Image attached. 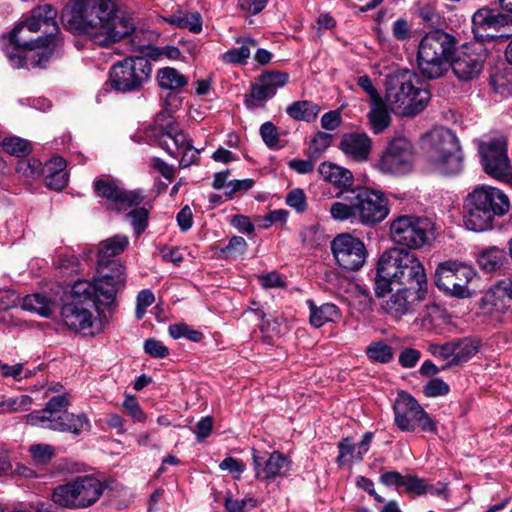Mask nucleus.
<instances>
[{
	"instance_id": "nucleus-1",
	"label": "nucleus",
	"mask_w": 512,
	"mask_h": 512,
	"mask_svg": "<svg viewBox=\"0 0 512 512\" xmlns=\"http://www.w3.org/2000/svg\"><path fill=\"white\" fill-rule=\"evenodd\" d=\"M62 20L68 30L89 36L101 47H109L135 30L129 15H118L113 0H70Z\"/></svg>"
},
{
	"instance_id": "nucleus-2",
	"label": "nucleus",
	"mask_w": 512,
	"mask_h": 512,
	"mask_svg": "<svg viewBox=\"0 0 512 512\" xmlns=\"http://www.w3.org/2000/svg\"><path fill=\"white\" fill-rule=\"evenodd\" d=\"M41 28V23L30 13L24 22L9 33V44L5 48V54L13 67H44L51 58L57 46V37L53 31H45L43 36L36 39L24 35L26 31L35 33Z\"/></svg>"
},
{
	"instance_id": "nucleus-3",
	"label": "nucleus",
	"mask_w": 512,
	"mask_h": 512,
	"mask_svg": "<svg viewBox=\"0 0 512 512\" xmlns=\"http://www.w3.org/2000/svg\"><path fill=\"white\" fill-rule=\"evenodd\" d=\"M346 202H334L330 207L331 218L335 221L360 223L374 227L389 214V203L379 190L368 187L352 189L343 198Z\"/></svg>"
},
{
	"instance_id": "nucleus-4",
	"label": "nucleus",
	"mask_w": 512,
	"mask_h": 512,
	"mask_svg": "<svg viewBox=\"0 0 512 512\" xmlns=\"http://www.w3.org/2000/svg\"><path fill=\"white\" fill-rule=\"evenodd\" d=\"M465 208L466 228L483 232L493 228L496 217L504 216L509 211L510 203L507 195L500 189L480 185L467 195Z\"/></svg>"
},
{
	"instance_id": "nucleus-5",
	"label": "nucleus",
	"mask_w": 512,
	"mask_h": 512,
	"mask_svg": "<svg viewBox=\"0 0 512 512\" xmlns=\"http://www.w3.org/2000/svg\"><path fill=\"white\" fill-rule=\"evenodd\" d=\"M417 75L408 69H398L386 78V100L390 105L402 110L407 117L422 112L429 100L430 93L416 86Z\"/></svg>"
},
{
	"instance_id": "nucleus-6",
	"label": "nucleus",
	"mask_w": 512,
	"mask_h": 512,
	"mask_svg": "<svg viewBox=\"0 0 512 512\" xmlns=\"http://www.w3.org/2000/svg\"><path fill=\"white\" fill-rule=\"evenodd\" d=\"M107 485L94 475H79L53 489V500L62 508L85 509L94 505Z\"/></svg>"
},
{
	"instance_id": "nucleus-7",
	"label": "nucleus",
	"mask_w": 512,
	"mask_h": 512,
	"mask_svg": "<svg viewBox=\"0 0 512 512\" xmlns=\"http://www.w3.org/2000/svg\"><path fill=\"white\" fill-rule=\"evenodd\" d=\"M90 281L78 279L71 289V301L61 308L64 324L73 331L85 332L92 328L94 317L91 308L100 309L102 304L96 301Z\"/></svg>"
},
{
	"instance_id": "nucleus-8",
	"label": "nucleus",
	"mask_w": 512,
	"mask_h": 512,
	"mask_svg": "<svg viewBox=\"0 0 512 512\" xmlns=\"http://www.w3.org/2000/svg\"><path fill=\"white\" fill-rule=\"evenodd\" d=\"M381 272L404 287L427 286L424 266L417 256L404 249L392 248L381 255Z\"/></svg>"
},
{
	"instance_id": "nucleus-9",
	"label": "nucleus",
	"mask_w": 512,
	"mask_h": 512,
	"mask_svg": "<svg viewBox=\"0 0 512 512\" xmlns=\"http://www.w3.org/2000/svg\"><path fill=\"white\" fill-rule=\"evenodd\" d=\"M93 195L106 210L122 213L144 202L143 189L128 190L123 182L111 175L97 176L92 183Z\"/></svg>"
},
{
	"instance_id": "nucleus-10",
	"label": "nucleus",
	"mask_w": 512,
	"mask_h": 512,
	"mask_svg": "<svg viewBox=\"0 0 512 512\" xmlns=\"http://www.w3.org/2000/svg\"><path fill=\"white\" fill-rule=\"evenodd\" d=\"M151 73L149 59L142 56L126 57L110 68L109 83L118 92L136 91L149 80Z\"/></svg>"
},
{
	"instance_id": "nucleus-11",
	"label": "nucleus",
	"mask_w": 512,
	"mask_h": 512,
	"mask_svg": "<svg viewBox=\"0 0 512 512\" xmlns=\"http://www.w3.org/2000/svg\"><path fill=\"white\" fill-rule=\"evenodd\" d=\"M448 60V33L434 30L427 33L418 48L417 62L423 76L434 79L443 74Z\"/></svg>"
},
{
	"instance_id": "nucleus-12",
	"label": "nucleus",
	"mask_w": 512,
	"mask_h": 512,
	"mask_svg": "<svg viewBox=\"0 0 512 512\" xmlns=\"http://www.w3.org/2000/svg\"><path fill=\"white\" fill-rule=\"evenodd\" d=\"M98 273L100 276L90 281L96 301L104 306L115 302L116 295L126 285V268L117 259H98Z\"/></svg>"
},
{
	"instance_id": "nucleus-13",
	"label": "nucleus",
	"mask_w": 512,
	"mask_h": 512,
	"mask_svg": "<svg viewBox=\"0 0 512 512\" xmlns=\"http://www.w3.org/2000/svg\"><path fill=\"white\" fill-rule=\"evenodd\" d=\"M455 38L450 35V68L461 81H470L481 73L487 57L483 44L465 43L454 48Z\"/></svg>"
},
{
	"instance_id": "nucleus-14",
	"label": "nucleus",
	"mask_w": 512,
	"mask_h": 512,
	"mask_svg": "<svg viewBox=\"0 0 512 512\" xmlns=\"http://www.w3.org/2000/svg\"><path fill=\"white\" fill-rule=\"evenodd\" d=\"M479 154L484 172L490 177L512 185V164L507 154V141L499 136L483 142Z\"/></svg>"
},
{
	"instance_id": "nucleus-15",
	"label": "nucleus",
	"mask_w": 512,
	"mask_h": 512,
	"mask_svg": "<svg viewBox=\"0 0 512 512\" xmlns=\"http://www.w3.org/2000/svg\"><path fill=\"white\" fill-rule=\"evenodd\" d=\"M432 224L427 218L403 215L390 223V237L395 244L418 249L429 240Z\"/></svg>"
},
{
	"instance_id": "nucleus-16",
	"label": "nucleus",
	"mask_w": 512,
	"mask_h": 512,
	"mask_svg": "<svg viewBox=\"0 0 512 512\" xmlns=\"http://www.w3.org/2000/svg\"><path fill=\"white\" fill-rule=\"evenodd\" d=\"M414 150L405 137L392 139L381 153L376 167L384 174L403 175L413 168Z\"/></svg>"
},
{
	"instance_id": "nucleus-17",
	"label": "nucleus",
	"mask_w": 512,
	"mask_h": 512,
	"mask_svg": "<svg viewBox=\"0 0 512 512\" xmlns=\"http://www.w3.org/2000/svg\"><path fill=\"white\" fill-rule=\"evenodd\" d=\"M472 22L475 37L503 41L512 36V14H504L485 7L473 15Z\"/></svg>"
},
{
	"instance_id": "nucleus-18",
	"label": "nucleus",
	"mask_w": 512,
	"mask_h": 512,
	"mask_svg": "<svg viewBox=\"0 0 512 512\" xmlns=\"http://www.w3.org/2000/svg\"><path fill=\"white\" fill-rule=\"evenodd\" d=\"M393 410L395 424L402 431L412 432L418 426L423 431H432L434 429V423L428 417V414L418 401L407 392L402 391L398 393Z\"/></svg>"
},
{
	"instance_id": "nucleus-19",
	"label": "nucleus",
	"mask_w": 512,
	"mask_h": 512,
	"mask_svg": "<svg viewBox=\"0 0 512 512\" xmlns=\"http://www.w3.org/2000/svg\"><path fill=\"white\" fill-rule=\"evenodd\" d=\"M427 169L436 174L448 173V129L435 127L421 137Z\"/></svg>"
},
{
	"instance_id": "nucleus-20",
	"label": "nucleus",
	"mask_w": 512,
	"mask_h": 512,
	"mask_svg": "<svg viewBox=\"0 0 512 512\" xmlns=\"http://www.w3.org/2000/svg\"><path fill=\"white\" fill-rule=\"evenodd\" d=\"M330 247L337 265L346 271L361 269L368 254L364 242L349 233L338 234Z\"/></svg>"
},
{
	"instance_id": "nucleus-21",
	"label": "nucleus",
	"mask_w": 512,
	"mask_h": 512,
	"mask_svg": "<svg viewBox=\"0 0 512 512\" xmlns=\"http://www.w3.org/2000/svg\"><path fill=\"white\" fill-rule=\"evenodd\" d=\"M379 481L386 487H394L398 492H406L414 496L425 494L443 495L446 497V486L437 488L434 485L426 484L425 481L416 475H402L398 471H384Z\"/></svg>"
},
{
	"instance_id": "nucleus-22",
	"label": "nucleus",
	"mask_w": 512,
	"mask_h": 512,
	"mask_svg": "<svg viewBox=\"0 0 512 512\" xmlns=\"http://www.w3.org/2000/svg\"><path fill=\"white\" fill-rule=\"evenodd\" d=\"M427 293L423 287H403L391 293L382 301V309L394 318L410 314L414 311L416 303L422 301Z\"/></svg>"
},
{
	"instance_id": "nucleus-23",
	"label": "nucleus",
	"mask_w": 512,
	"mask_h": 512,
	"mask_svg": "<svg viewBox=\"0 0 512 512\" xmlns=\"http://www.w3.org/2000/svg\"><path fill=\"white\" fill-rule=\"evenodd\" d=\"M289 74L276 70H267L262 72L255 82L250 85L249 97L257 103H264L272 99L278 89L284 87L289 82Z\"/></svg>"
},
{
	"instance_id": "nucleus-24",
	"label": "nucleus",
	"mask_w": 512,
	"mask_h": 512,
	"mask_svg": "<svg viewBox=\"0 0 512 512\" xmlns=\"http://www.w3.org/2000/svg\"><path fill=\"white\" fill-rule=\"evenodd\" d=\"M255 478L262 481L273 480L283 476V469L288 466V459L279 451L259 455L256 449L252 450Z\"/></svg>"
},
{
	"instance_id": "nucleus-25",
	"label": "nucleus",
	"mask_w": 512,
	"mask_h": 512,
	"mask_svg": "<svg viewBox=\"0 0 512 512\" xmlns=\"http://www.w3.org/2000/svg\"><path fill=\"white\" fill-rule=\"evenodd\" d=\"M481 302L486 313H504L512 304V277L498 281L485 293Z\"/></svg>"
},
{
	"instance_id": "nucleus-26",
	"label": "nucleus",
	"mask_w": 512,
	"mask_h": 512,
	"mask_svg": "<svg viewBox=\"0 0 512 512\" xmlns=\"http://www.w3.org/2000/svg\"><path fill=\"white\" fill-rule=\"evenodd\" d=\"M340 150L356 162H365L372 151V140L364 132H349L341 137Z\"/></svg>"
},
{
	"instance_id": "nucleus-27",
	"label": "nucleus",
	"mask_w": 512,
	"mask_h": 512,
	"mask_svg": "<svg viewBox=\"0 0 512 512\" xmlns=\"http://www.w3.org/2000/svg\"><path fill=\"white\" fill-rule=\"evenodd\" d=\"M71 397L68 394L53 396L41 410H35L26 415V423L32 426H40L45 428L48 419H56L64 411H67L71 405Z\"/></svg>"
},
{
	"instance_id": "nucleus-28",
	"label": "nucleus",
	"mask_w": 512,
	"mask_h": 512,
	"mask_svg": "<svg viewBox=\"0 0 512 512\" xmlns=\"http://www.w3.org/2000/svg\"><path fill=\"white\" fill-rule=\"evenodd\" d=\"M475 274L476 272L470 265L450 261V281L454 278L452 288H450V296L459 299L472 297L473 291L469 288V284Z\"/></svg>"
},
{
	"instance_id": "nucleus-29",
	"label": "nucleus",
	"mask_w": 512,
	"mask_h": 512,
	"mask_svg": "<svg viewBox=\"0 0 512 512\" xmlns=\"http://www.w3.org/2000/svg\"><path fill=\"white\" fill-rule=\"evenodd\" d=\"M157 142L159 147L174 158L177 157V150L182 152L192 145V139L182 130H178L174 123H169L160 130L157 135Z\"/></svg>"
},
{
	"instance_id": "nucleus-30",
	"label": "nucleus",
	"mask_w": 512,
	"mask_h": 512,
	"mask_svg": "<svg viewBox=\"0 0 512 512\" xmlns=\"http://www.w3.org/2000/svg\"><path fill=\"white\" fill-rule=\"evenodd\" d=\"M89 426V420L84 413L74 414L64 411L56 419H48V424L44 429H49L62 433H71L75 436L81 434L85 427Z\"/></svg>"
},
{
	"instance_id": "nucleus-31",
	"label": "nucleus",
	"mask_w": 512,
	"mask_h": 512,
	"mask_svg": "<svg viewBox=\"0 0 512 512\" xmlns=\"http://www.w3.org/2000/svg\"><path fill=\"white\" fill-rule=\"evenodd\" d=\"M318 171L326 181L341 189V191L336 194L338 198L341 197L345 191L348 192V189L353 185V174L346 168L330 162H323L320 164Z\"/></svg>"
},
{
	"instance_id": "nucleus-32",
	"label": "nucleus",
	"mask_w": 512,
	"mask_h": 512,
	"mask_svg": "<svg viewBox=\"0 0 512 512\" xmlns=\"http://www.w3.org/2000/svg\"><path fill=\"white\" fill-rule=\"evenodd\" d=\"M307 305L310 310V324L315 328H320L327 322H337L341 318L340 309L333 303L317 306L313 300L309 299Z\"/></svg>"
},
{
	"instance_id": "nucleus-33",
	"label": "nucleus",
	"mask_w": 512,
	"mask_h": 512,
	"mask_svg": "<svg viewBox=\"0 0 512 512\" xmlns=\"http://www.w3.org/2000/svg\"><path fill=\"white\" fill-rule=\"evenodd\" d=\"M239 48L229 49L223 55V60L227 63L246 64L251 55V49L258 45L257 40L252 37H239L236 39Z\"/></svg>"
},
{
	"instance_id": "nucleus-34",
	"label": "nucleus",
	"mask_w": 512,
	"mask_h": 512,
	"mask_svg": "<svg viewBox=\"0 0 512 512\" xmlns=\"http://www.w3.org/2000/svg\"><path fill=\"white\" fill-rule=\"evenodd\" d=\"M505 259V251L492 246L479 252L477 262L481 270L490 273L498 270L503 265Z\"/></svg>"
},
{
	"instance_id": "nucleus-35",
	"label": "nucleus",
	"mask_w": 512,
	"mask_h": 512,
	"mask_svg": "<svg viewBox=\"0 0 512 512\" xmlns=\"http://www.w3.org/2000/svg\"><path fill=\"white\" fill-rule=\"evenodd\" d=\"M156 80L161 89L171 91L181 89L188 84V79L173 67L159 69Z\"/></svg>"
},
{
	"instance_id": "nucleus-36",
	"label": "nucleus",
	"mask_w": 512,
	"mask_h": 512,
	"mask_svg": "<svg viewBox=\"0 0 512 512\" xmlns=\"http://www.w3.org/2000/svg\"><path fill=\"white\" fill-rule=\"evenodd\" d=\"M478 350V342L470 338H463L451 344L450 366L459 365L468 361Z\"/></svg>"
},
{
	"instance_id": "nucleus-37",
	"label": "nucleus",
	"mask_w": 512,
	"mask_h": 512,
	"mask_svg": "<svg viewBox=\"0 0 512 512\" xmlns=\"http://www.w3.org/2000/svg\"><path fill=\"white\" fill-rule=\"evenodd\" d=\"M131 210L126 213L125 217L130 222L136 236H140L148 227L149 213L152 209V204L144 199L141 205L131 207Z\"/></svg>"
},
{
	"instance_id": "nucleus-38",
	"label": "nucleus",
	"mask_w": 512,
	"mask_h": 512,
	"mask_svg": "<svg viewBox=\"0 0 512 512\" xmlns=\"http://www.w3.org/2000/svg\"><path fill=\"white\" fill-rule=\"evenodd\" d=\"M368 118L374 134L382 133L390 125L391 118L382 98L371 102Z\"/></svg>"
},
{
	"instance_id": "nucleus-39",
	"label": "nucleus",
	"mask_w": 512,
	"mask_h": 512,
	"mask_svg": "<svg viewBox=\"0 0 512 512\" xmlns=\"http://www.w3.org/2000/svg\"><path fill=\"white\" fill-rule=\"evenodd\" d=\"M166 21L172 26L188 29L195 34L202 31V17L198 12L188 13L179 11L169 18H166Z\"/></svg>"
},
{
	"instance_id": "nucleus-40",
	"label": "nucleus",
	"mask_w": 512,
	"mask_h": 512,
	"mask_svg": "<svg viewBox=\"0 0 512 512\" xmlns=\"http://www.w3.org/2000/svg\"><path fill=\"white\" fill-rule=\"evenodd\" d=\"M320 108L313 102L303 100L293 102L286 108V113L295 120L313 122L318 116Z\"/></svg>"
},
{
	"instance_id": "nucleus-41",
	"label": "nucleus",
	"mask_w": 512,
	"mask_h": 512,
	"mask_svg": "<svg viewBox=\"0 0 512 512\" xmlns=\"http://www.w3.org/2000/svg\"><path fill=\"white\" fill-rule=\"evenodd\" d=\"M129 239L125 235H115L99 245L98 259H110L113 256L121 254L127 248Z\"/></svg>"
},
{
	"instance_id": "nucleus-42",
	"label": "nucleus",
	"mask_w": 512,
	"mask_h": 512,
	"mask_svg": "<svg viewBox=\"0 0 512 512\" xmlns=\"http://www.w3.org/2000/svg\"><path fill=\"white\" fill-rule=\"evenodd\" d=\"M366 355L371 362L387 364L393 360V349L383 341L370 343L366 347Z\"/></svg>"
},
{
	"instance_id": "nucleus-43",
	"label": "nucleus",
	"mask_w": 512,
	"mask_h": 512,
	"mask_svg": "<svg viewBox=\"0 0 512 512\" xmlns=\"http://www.w3.org/2000/svg\"><path fill=\"white\" fill-rule=\"evenodd\" d=\"M51 300L42 294L27 295L23 299V308L28 311H34L43 317H49L52 313Z\"/></svg>"
},
{
	"instance_id": "nucleus-44",
	"label": "nucleus",
	"mask_w": 512,
	"mask_h": 512,
	"mask_svg": "<svg viewBox=\"0 0 512 512\" xmlns=\"http://www.w3.org/2000/svg\"><path fill=\"white\" fill-rule=\"evenodd\" d=\"M34 19L41 23L42 27H52L53 33L59 32L56 23L57 10L50 4L40 5L31 10Z\"/></svg>"
},
{
	"instance_id": "nucleus-45",
	"label": "nucleus",
	"mask_w": 512,
	"mask_h": 512,
	"mask_svg": "<svg viewBox=\"0 0 512 512\" xmlns=\"http://www.w3.org/2000/svg\"><path fill=\"white\" fill-rule=\"evenodd\" d=\"M2 147L9 155L19 158L26 157L32 151V146L29 141L16 136L4 138Z\"/></svg>"
},
{
	"instance_id": "nucleus-46",
	"label": "nucleus",
	"mask_w": 512,
	"mask_h": 512,
	"mask_svg": "<svg viewBox=\"0 0 512 512\" xmlns=\"http://www.w3.org/2000/svg\"><path fill=\"white\" fill-rule=\"evenodd\" d=\"M21 158L16 164L17 173L32 179H36L44 174V167L41 161L36 158Z\"/></svg>"
},
{
	"instance_id": "nucleus-47",
	"label": "nucleus",
	"mask_w": 512,
	"mask_h": 512,
	"mask_svg": "<svg viewBox=\"0 0 512 512\" xmlns=\"http://www.w3.org/2000/svg\"><path fill=\"white\" fill-rule=\"evenodd\" d=\"M169 335L174 339L186 338L195 343L203 340L204 335L201 331L193 329L185 323L172 324L168 328Z\"/></svg>"
},
{
	"instance_id": "nucleus-48",
	"label": "nucleus",
	"mask_w": 512,
	"mask_h": 512,
	"mask_svg": "<svg viewBox=\"0 0 512 512\" xmlns=\"http://www.w3.org/2000/svg\"><path fill=\"white\" fill-rule=\"evenodd\" d=\"M464 169V154L459 140L450 134V175H458Z\"/></svg>"
},
{
	"instance_id": "nucleus-49",
	"label": "nucleus",
	"mask_w": 512,
	"mask_h": 512,
	"mask_svg": "<svg viewBox=\"0 0 512 512\" xmlns=\"http://www.w3.org/2000/svg\"><path fill=\"white\" fill-rule=\"evenodd\" d=\"M29 453L35 465H47L55 455V448L49 444H34L29 447Z\"/></svg>"
},
{
	"instance_id": "nucleus-50",
	"label": "nucleus",
	"mask_w": 512,
	"mask_h": 512,
	"mask_svg": "<svg viewBox=\"0 0 512 512\" xmlns=\"http://www.w3.org/2000/svg\"><path fill=\"white\" fill-rule=\"evenodd\" d=\"M374 282V292L376 297L378 298L384 297L386 293L390 292V286L392 283L395 282L393 277L385 275L381 272V257L379 258L377 263Z\"/></svg>"
},
{
	"instance_id": "nucleus-51",
	"label": "nucleus",
	"mask_w": 512,
	"mask_h": 512,
	"mask_svg": "<svg viewBox=\"0 0 512 512\" xmlns=\"http://www.w3.org/2000/svg\"><path fill=\"white\" fill-rule=\"evenodd\" d=\"M425 320L435 328L445 325L448 322L445 307L436 303L427 306Z\"/></svg>"
},
{
	"instance_id": "nucleus-52",
	"label": "nucleus",
	"mask_w": 512,
	"mask_h": 512,
	"mask_svg": "<svg viewBox=\"0 0 512 512\" xmlns=\"http://www.w3.org/2000/svg\"><path fill=\"white\" fill-rule=\"evenodd\" d=\"M372 304L371 293L365 285L357 284L354 291V303L353 305L360 312L370 310Z\"/></svg>"
},
{
	"instance_id": "nucleus-53",
	"label": "nucleus",
	"mask_w": 512,
	"mask_h": 512,
	"mask_svg": "<svg viewBox=\"0 0 512 512\" xmlns=\"http://www.w3.org/2000/svg\"><path fill=\"white\" fill-rule=\"evenodd\" d=\"M286 204L298 213L305 212L308 207L306 195L301 188H294L287 193Z\"/></svg>"
},
{
	"instance_id": "nucleus-54",
	"label": "nucleus",
	"mask_w": 512,
	"mask_h": 512,
	"mask_svg": "<svg viewBox=\"0 0 512 512\" xmlns=\"http://www.w3.org/2000/svg\"><path fill=\"white\" fill-rule=\"evenodd\" d=\"M259 132L267 147L271 149L278 147L279 133L277 127L272 122L267 121L263 123Z\"/></svg>"
},
{
	"instance_id": "nucleus-55",
	"label": "nucleus",
	"mask_w": 512,
	"mask_h": 512,
	"mask_svg": "<svg viewBox=\"0 0 512 512\" xmlns=\"http://www.w3.org/2000/svg\"><path fill=\"white\" fill-rule=\"evenodd\" d=\"M448 393V384L441 378H432L423 386V394L434 398Z\"/></svg>"
},
{
	"instance_id": "nucleus-56",
	"label": "nucleus",
	"mask_w": 512,
	"mask_h": 512,
	"mask_svg": "<svg viewBox=\"0 0 512 512\" xmlns=\"http://www.w3.org/2000/svg\"><path fill=\"white\" fill-rule=\"evenodd\" d=\"M248 244L241 236H233L228 244L220 250L221 255H238L242 256L247 250Z\"/></svg>"
},
{
	"instance_id": "nucleus-57",
	"label": "nucleus",
	"mask_w": 512,
	"mask_h": 512,
	"mask_svg": "<svg viewBox=\"0 0 512 512\" xmlns=\"http://www.w3.org/2000/svg\"><path fill=\"white\" fill-rule=\"evenodd\" d=\"M339 455L337 457V463L341 466L350 459L356 460V445L350 438H344L338 443Z\"/></svg>"
},
{
	"instance_id": "nucleus-58",
	"label": "nucleus",
	"mask_w": 512,
	"mask_h": 512,
	"mask_svg": "<svg viewBox=\"0 0 512 512\" xmlns=\"http://www.w3.org/2000/svg\"><path fill=\"white\" fill-rule=\"evenodd\" d=\"M144 351L153 358L162 359L169 355V349L159 340L149 338L144 342Z\"/></svg>"
},
{
	"instance_id": "nucleus-59",
	"label": "nucleus",
	"mask_w": 512,
	"mask_h": 512,
	"mask_svg": "<svg viewBox=\"0 0 512 512\" xmlns=\"http://www.w3.org/2000/svg\"><path fill=\"white\" fill-rule=\"evenodd\" d=\"M32 400L27 395H20L15 398H9L2 402L1 406L7 412H17V411H25L28 410Z\"/></svg>"
},
{
	"instance_id": "nucleus-60",
	"label": "nucleus",
	"mask_w": 512,
	"mask_h": 512,
	"mask_svg": "<svg viewBox=\"0 0 512 512\" xmlns=\"http://www.w3.org/2000/svg\"><path fill=\"white\" fill-rule=\"evenodd\" d=\"M154 301L155 296L151 290L144 289L140 291L136 299V318L141 319L144 316L147 307L151 306Z\"/></svg>"
},
{
	"instance_id": "nucleus-61",
	"label": "nucleus",
	"mask_w": 512,
	"mask_h": 512,
	"mask_svg": "<svg viewBox=\"0 0 512 512\" xmlns=\"http://www.w3.org/2000/svg\"><path fill=\"white\" fill-rule=\"evenodd\" d=\"M224 505L228 512H243L247 507H256L257 500L252 497L243 499H233L232 497H227L225 499Z\"/></svg>"
},
{
	"instance_id": "nucleus-62",
	"label": "nucleus",
	"mask_w": 512,
	"mask_h": 512,
	"mask_svg": "<svg viewBox=\"0 0 512 512\" xmlns=\"http://www.w3.org/2000/svg\"><path fill=\"white\" fill-rule=\"evenodd\" d=\"M489 85L496 95L500 98H505L510 95V84L508 80L502 75H493L490 77Z\"/></svg>"
},
{
	"instance_id": "nucleus-63",
	"label": "nucleus",
	"mask_w": 512,
	"mask_h": 512,
	"mask_svg": "<svg viewBox=\"0 0 512 512\" xmlns=\"http://www.w3.org/2000/svg\"><path fill=\"white\" fill-rule=\"evenodd\" d=\"M45 184L49 189L59 191L68 184L67 173L45 172Z\"/></svg>"
},
{
	"instance_id": "nucleus-64",
	"label": "nucleus",
	"mask_w": 512,
	"mask_h": 512,
	"mask_svg": "<svg viewBox=\"0 0 512 512\" xmlns=\"http://www.w3.org/2000/svg\"><path fill=\"white\" fill-rule=\"evenodd\" d=\"M420 358L421 353L419 350L414 348H405L400 353L398 362L403 368L410 369L416 366Z\"/></svg>"
}]
</instances>
